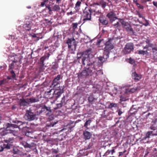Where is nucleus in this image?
<instances>
[{
  "instance_id": "1",
  "label": "nucleus",
  "mask_w": 157,
  "mask_h": 157,
  "mask_svg": "<svg viewBox=\"0 0 157 157\" xmlns=\"http://www.w3.org/2000/svg\"><path fill=\"white\" fill-rule=\"evenodd\" d=\"M92 49L89 48L83 52H80L77 55V59L79 61L81 59L82 64L86 65L82 71L78 74V78H86L90 76L95 74V76L98 75V73H100L101 71L97 70L96 63L91 61L89 57H93Z\"/></svg>"
},
{
  "instance_id": "2",
  "label": "nucleus",
  "mask_w": 157,
  "mask_h": 157,
  "mask_svg": "<svg viewBox=\"0 0 157 157\" xmlns=\"http://www.w3.org/2000/svg\"><path fill=\"white\" fill-rule=\"evenodd\" d=\"M92 14L91 9L90 8L86 7L83 12V20L90 21L91 19V15Z\"/></svg>"
},
{
  "instance_id": "3",
  "label": "nucleus",
  "mask_w": 157,
  "mask_h": 157,
  "mask_svg": "<svg viewBox=\"0 0 157 157\" xmlns=\"http://www.w3.org/2000/svg\"><path fill=\"white\" fill-rule=\"evenodd\" d=\"M119 19V22L121 23L122 27L125 28L127 31L129 32L131 34L133 35L134 33V31L128 23L125 22L123 19Z\"/></svg>"
},
{
  "instance_id": "4",
  "label": "nucleus",
  "mask_w": 157,
  "mask_h": 157,
  "mask_svg": "<svg viewBox=\"0 0 157 157\" xmlns=\"http://www.w3.org/2000/svg\"><path fill=\"white\" fill-rule=\"evenodd\" d=\"M6 128L8 134H12L13 135H15L17 133L14 128L18 127L17 125L7 123L6 124Z\"/></svg>"
},
{
  "instance_id": "5",
  "label": "nucleus",
  "mask_w": 157,
  "mask_h": 157,
  "mask_svg": "<svg viewBox=\"0 0 157 157\" xmlns=\"http://www.w3.org/2000/svg\"><path fill=\"white\" fill-rule=\"evenodd\" d=\"M61 78V75H58L57 76L55 77L53 79L52 84L50 86V87L53 88V89L60 87L61 86H60L59 85L60 84L59 80Z\"/></svg>"
},
{
  "instance_id": "6",
  "label": "nucleus",
  "mask_w": 157,
  "mask_h": 157,
  "mask_svg": "<svg viewBox=\"0 0 157 157\" xmlns=\"http://www.w3.org/2000/svg\"><path fill=\"white\" fill-rule=\"evenodd\" d=\"M64 86H61L60 87L54 89L55 90L54 91V93L53 94V97L57 99L60 96L61 94L64 93Z\"/></svg>"
},
{
  "instance_id": "7",
  "label": "nucleus",
  "mask_w": 157,
  "mask_h": 157,
  "mask_svg": "<svg viewBox=\"0 0 157 157\" xmlns=\"http://www.w3.org/2000/svg\"><path fill=\"white\" fill-rule=\"evenodd\" d=\"M106 16L109 18L110 22L111 23H112L117 19H118L119 21V19H120L117 17L115 11L113 10L109 12Z\"/></svg>"
},
{
  "instance_id": "8",
  "label": "nucleus",
  "mask_w": 157,
  "mask_h": 157,
  "mask_svg": "<svg viewBox=\"0 0 157 157\" xmlns=\"http://www.w3.org/2000/svg\"><path fill=\"white\" fill-rule=\"evenodd\" d=\"M134 49V45L133 43H127L125 45L123 52L124 54H126L129 53Z\"/></svg>"
},
{
  "instance_id": "9",
  "label": "nucleus",
  "mask_w": 157,
  "mask_h": 157,
  "mask_svg": "<svg viewBox=\"0 0 157 157\" xmlns=\"http://www.w3.org/2000/svg\"><path fill=\"white\" fill-rule=\"evenodd\" d=\"M91 11L92 14L97 17H100L102 15L100 6H96L94 8L91 9Z\"/></svg>"
},
{
  "instance_id": "10",
  "label": "nucleus",
  "mask_w": 157,
  "mask_h": 157,
  "mask_svg": "<svg viewBox=\"0 0 157 157\" xmlns=\"http://www.w3.org/2000/svg\"><path fill=\"white\" fill-rule=\"evenodd\" d=\"M36 116V114L32 112L30 110H27L25 115V117L27 120L31 121L35 119Z\"/></svg>"
},
{
  "instance_id": "11",
  "label": "nucleus",
  "mask_w": 157,
  "mask_h": 157,
  "mask_svg": "<svg viewBox=\"0 0 157 157\" xmlns=\"http://www.w3.org/2000/svg\"><path fill=\"white\" fill-rule=\"evenodd\" d=\"M111 40L110 39L107 41L105 44V47L104 48V51L109 52V51L113 49L114 48L113 44L111 42Z\"/></svg>"
},
{
  "instance_id": "12",
  "label": "nucleus",
  "mask_w": 157,
  "mask_h": 157,
  "mask_svg": "<svg viewBox=\"0 0 157 157\" xmlns=\"http://www.w3.org/2000/svg\"><path fill=\"white\" fill-rule=\"evenodd\" d=\"M22 133L23 135L29 136L30 134L32 133V129L29 127L26 126L22 128Z\"/></svg>"
},
{
  "instance_id": "13",
  "label": "nucleus",
  "mask_w": 157,
  "mask_h": 157,
  "mask_svg": "<svg viewBox=\"0 0 157 157\" xmlns=\"http://www.w3.org/2000/svg\"><path fill=\"white\" fill-rule=\"evenodd\" d=\"M109 52L104 51L103 56L98 57V60L102 63L104 62L109 58Z\"/></svg>"
},
{
  "instance_id": "14",
  "label": "nucleus",
  "mask_w": 157,
  "mask_h": 157,
  "mask_svg": "<svg viewBox=\"0 0 157 157\" xmlns=\"http://www.w3.org/2000/svg\"><path fill=\"white\" fill-rule=\"evenodd\" d=\"M97 99L98 98L96 97L93 93L90 94L88 98L89 102L91 104L95 103V102L97 100Z\"/></svg>"
},
{
  "instance_id": "15",
  "label": "nucleus",
  "mask_w": 157,
  "mask_h": 157,
  "mask_svg": "<svg viewBox=\"0 0 157 157\" xmlns=\"http://www.w3.org/2000/svg\"><path fill=\"white\" fill-rule=\"evenodd\" d=\"M66 43L67 44L68 48L69 49L71 48L73 45L75 46L76 45L75 40L74 38L72 40L68 38L67 40Z\"/></svg>"
},
{
  "instance_id": "16",
  "label": "nucleus",
  "mask_w": 157,
  "mask_h": 157,
  "mask_svg": "<svg viewBox=\"0 0 157 157\" xmlns=\"http://www.w3.org/2000/svg\"><path fill=\"white\" fill-rule=\"evenodd\" d=\"M157 136V130L155 129L153 130L152 131L148 132L146 134L145 136V138H149L150 136Z\"/></svg>"
},
{
  "instance_id": "17",
  "label": "nucleus",
  "mask_w": 157,
  "mask_h": 157,
  "mask_svg": "<svg viewBox=\"0 0 157 157\" xmlns=\"http://www.w3.org/2000/svg\"><path fill=\"white\" fill-rule=\"evenodd\" d=\"M132 76L136 82L139 81L142 77V75L140 74H138L136 72L133 73Z\"/></svg>"
},
{
  "instance_id": "18",
  "label": "nucleus",
  "mask_w": 157,
  "mask_h": 157,
  "mask_svg": "<svg viewBox=\"0 0 157 157\" xmlns=\"http://www.w3.org/2000/svg\"><path fill=\"white\" fill-rule=\"evenodd\" d=\"M151 123V124L150 127V129L152 130L156 129L157 127V118L153 120Z\"/></svg>"
},
{
  "instance_id": "19",
  "label": "nucleus",
  "mask_w": 157,
  "mask_h": 157,
  "mask_svg": "<svg viewBox=\"0 0 157 157\" xmlns=\"http://www.w3.org/2000/svg\"><path fill=\"white\" fill-rule=\"evenodd\" d=\"M83 135L85 140L90 139L92 136V134L90 132L86 131H83Z\"/></svg>"
},
{
  "instance_id": "20",
  "label": "nucleus",
  "mask_w": 157,
  "mask_h": 157,
  "mask_svg": "<svg viewBox=\"0 0 157 157\" xmlns=\"http://www.w3.org/2000/svg\"><path fill=\"white\" fill-rule=\"evenodd\" d=\"M65 97L63 96L62 99V100L60 103L57 104H56V107L55 108V109H60L63 106V104L65 103Z\"/></svg>"
},
{
  "instance_id": "21",
  "label": "nucleus",
  "mask_w": 157,
  "mask_h": 157,
  "mask_svg": "<svg viewBox=\"0 0 157 157\" xmlns=\"http://www.w3.org/2000/svg\"><path fill=\"white\" fill-rule=\"evenodd\" d=\"M99 21L103 25H107L109 23L108 21L106 18H100Z\"/></svg>"
},
{
  "instance_id": "22",
  "label": "nucleus",
  "mask_w": 157,
  "mask_h": 157,
  "mask_svg": "<svg viewBox=\"0 0 157 157\" xmlns=\"http://www.w3.org/2000/svg\"><path fill=\"white\" fill-rule=\"evenodd\" d=\"M50 55V54L48 53L47 56L44 55L40 59V64H44V61L47 59H48Z\"/></svg>"
},
{
  "instance_id": "23",
  "label": "nucleus",
  "mask_w": 157,
  "mask_h": 157,
  "mask_svg": "<svg viewBox=\"0 0 157 157\" xmlns=\"http://www.w3.org/2000/svg\"><path fill=\"white\" fill-rule=\"evenodd\" d=\"M8 134L6 129L4 128L0 129V136H3Z\"/></svg>"
},
{
  "instance_id": "24",
  "label": "nucleus",
  "mask_w": 157,
  "mask_h": 157,
  "mask_svg": "<svg viewBox=\"0 0 157 157\" xmlns=\"http://www.w3.org/2000/svg\"><path fill=\"white\" fill-rule=\"evenodd\" d=\"M26 100L28 101L29 104V103H33L36 102L38 101L37 99L34 98H27Z\"/></svg>"
},
{
  "instance_id": "25",
  "label": "nucleus",
  "mask_w": 157,
  "mask_h": 157,
  "mask_svg": "<svg viewBox=\"0 0 157 157\" xmlns=\"http://www.w3.org/2000/svg\"><path fill=\"white\" fill-rule=\"evenodd\" d=\"M29 104L28 101L26 100H21L20 99V106L21 105L26 106Z\"/></svg>"
},
{
  "instance_id": "26",
  "label": "nucleus",
  "mask_w": 157,
  "mask_h": 157,
  "mask_svg": "<svg viewBox=\"0 0 157 157\" xmlns=\"http://www.w3.org/2000/svg\"><path fill=\"white\" fill-rule=\"evenodd\" d=\"M50 110H51L50 107L47 106L45 105H44L42 107L41 111L43 112H44L45 113V112L48 111Z\"/></svg>"
},
{
  "instance_id": "27",
  "label": "nucleus",
  "mask_w": 157,
  "mask_h": 157,
  "mask_svg": "<svg viewBox=\"0 0 157 157\" xmlns=\"http://www.w3.org/2000/svg\"><path fill=\"white\" fill-rule=\"evenodd\" d=\"M115 152V150L114 149H113L111 150H108L105 153V156H107L109 155L110 154L113 155Z\"/></svg>"
},
{
  "instance_id": "28",
  "label": "nucleus",
  "mask_w": 157,
  "mask_h": 157,
  "mask_svg": "<svg viewBox=\"0 0 157 157\" xmlns=\"http://www.w3.org/2000/svg\"><path fill=\"white\" fill-rule=\"evenodd\" d=\"M81 3V2L80 1H78L77 2L75 5V9L76 10L78 11L79 10V7L80 6Z\"/></svg>"
},
{
  "instance_id": "29",
  "label": "nucleus",
  "mask_w": 157,
  "mask_h": 157,
  "mask_svg": "<svg viewBox=\"0 0 157 157\" xmlns=\"http://www.w3.org/2000/svg\"><path fill=\"white\" fill-rule=\"evenodd\" d=\"M59 6L55 4L52 8V10L54 11H59L60 10Z\"/></svg>"
},
{
  "instance_id": "30",
  "label": "nucleus",
  "mask_w": 157,
  "mask_h": 157,
  "mask_svg": "<svg viewBox=\"0 0 157 157\" xmlns=\"http://www.w3.org/2000/svg\"><path fill=\"white\" fill-rule=\"evenodd\" d=\"M117 107V104L116 103H111L109 105L108 108L109 109H112L113 107L116 108Z\"/></svg>"
},
{
  "instance_id": "31",
  "label": "nucleus",
  "mask_w": 157,
  "mask_h": 157,
  "mask_svg": "<svg viewBox=\"0 0 157 157\" xmlns=\"http://www.w3.org/2000/svg\"><path fill=\"white\" fill-rule=\"evenodd\" d=\"M21 144L23 145L25 148L29 147L31 148L32 147V146L29 144H28L27 142H22Z\"/></svg>"
},
{
  "instance_id": "32",
  "label": "nucleus",
  "mask_w": 157,
  "mask_h": 157,
  "mask_svg": "<svg viewBox=\"0 0 157 157\" xmlns=\"http://www.w3.org/2000/svg\"><path fill=\"white\" fill-rule=\"evenodd\" d=\"M138 53L140 55H144L148 54L147 50H140L138 51Z\"/></svg>"
},
{
  "instance_id": "33",
  "label": "nucleus",
  "mask_w": 157,
  "mask_h": 157,
  "mask_svg": "<svg viewBox=\"0 0 157 157\" xmlns=\"http://www.w3.org/2000/svg\"><path fill=\"white\" fill-rule=\"evenodd\" d=\"M58 122V121H52L51 122L50 121V123H48L47 124V126L48 127H52L54 126V125L57 124Z\"/></svg>"
},
{
  "instance_id": "34",
  "label": "nucleus",
  "mask_w": 157,
  "mask_h": 157,
  "mask_svg": "<svg viewBox=\"0 0 157 157\" xmlns=\"http://www.w3.org/2000/svg\"><path fill=\"white\" fill-rule=\"evenodd\" d=\"M145 42L146 44H147V45H148V46L149 47H152L153 46V44L152 43H151L150 40L148 39H146Z\"/></svg>"
},
{
  "instance_id": "35",
  "label": "nucleus",
  "mask_w": 157,
  "mask_h": 157,
  "mask_svg": "<svg viewBox=\"0 0 157 157\" xmlns=\"http://www.w3.org/2000/svg\"><path fill=\"white\" fill-rule=\"evenodd\" d=\"M20 152L19 150L16 147H14L13 149V153L14 155L18 154Z\"/></svg>"
},
{
  "instance_id": "36",
  "label": "nucleus",
  "mask_w": 157,
  "mask_h": 157,
  "mask_svg": "<svg viewBox=\"0 0 157 157\" xmlns=\"http://www.w3.org/2000/svg\"><path fill=\"white\" fill-rule=\"evenodd\" d=\"M100 4L101 5V7L104 9L106 6V2L103 0H101L100 1Z\"/></svg>"
},
{
  "instance_id": "37",
  "label": "nucleus",
  "mask_w": 157,
  "mask_h": 157,
  "mask_svg": "<svg viewBox=\"0 0 157 157\" xmlns=\"http://www.w3.org/2000/svg\"><path fill=\"white\" fill-rule=\"evenodd\" d=\"M13 140V138L12 137L10 138L8 140H4V141L7 144H10V143H12Z\"/></svg>"
},
{
  "instance_id": "38",
  "label": "nucleus",
  "mask_w": 157,
  "mask_h": 157,
  "mask_svg": "<svg viewBox=\"0 0 157 157\" xmlns=\"http://www.w3.org/2000/svg\"><path fill=\"white\" fill-rule=\"evenodd\" d=\"M91 122V120L90 119H89L86 121L84 124V126L86 128H87V126L88 125H90Z\"/></svg>"
},
{
  "instance_id": "39",
  "label": "nucleus",
  "mask_w": 157,
  "mask_h": 157,
  "mask_svg": "<svg viewBox=\"0 0 157 157\" xmlns=\"http://www.w3.org/2000/svg\"><path fill=\"white\" fill-rule=\"evenodd\" d=\"M4 149V148H6L7 149H10L11 146V144H3Z\"/></svg>"
},
{
  "instance_id": "40",
  "label": "nucleus",
  "mask_w": 157,
  "mask_h": 157,
  "mask_svg": "<svg viewBox=\"0 0 157 157\" xmlns=\"http://www.w3.org/2000/svg\"><path fill=\"white\" fill-rule=\"evenodd\" d=\"M45 115L48 117H50L52 116V110L45 112Z\"/></svg>"
},
{
  "instance_id": "41",
  "label": "nucleus",
  "mask_w": 157,
  "mask_h": 157,
  "mask_svg": "<svg viewBox=\"0 0 157 157\" xmlns=\"http://www.w3.org/2000/svg\"><path fill=\"white\" fill-rule=\"evenodd\" d=\"M54 64H53L52 67V69L56 70L58 68V64L56 62H54Z\"/></svg>"
},
{
  "instance_id": "42",
  "label": "nucleus",
  "mask_w": 157,
  "mask_h": 157,
  "mask_svg": "<svg viewBox=\"0 0 157 157\" xmlns=\"http://www.w3.org/2000/svg\"><path fill=\"white\" fill-rule=\"evenodd\" d=\"M119 23H120L119 21H117L116 23L113 24V26L114 28H116L119 27L121 25Z\"/></svg>"
},
{
  "instance_id": "43",
  "label": "nucleus",
  "mask_w": 157,
  "mask_h": 157,
  "mask_svg": "<svg viewBox=\"0 0 157 157\" xmlns=\"http://www.w3.org/2000/svg\"><path fill=\"white\" fill-rule=\"evenodd\" d=\"M8 82V81L7 79H6V78H4L3 80L0 81V84L1 85H2V84H4Z\"/></svg>"
},
{
  "instance_id": "44",
  "label": "nucleus",
  "mask_w": 157,
  "mask_h": 157,
  "mask_svg": "<svg viewBox=\"0 0 157 157\" xmlns=\"http://www.w3.org/2000/svg\"><path fill=\"white\" fill-rule=\"evenodd\" d=\"M8 82V81L7 79H6V78H4L3 80L0 81V84L1 85H2V84H4Z\"/></svg>"
},
{
  "instance_id": "45",
  "label": "nucleus",
  "mask_w": 157,
  "mask_h": 157,
  "mask_svg": "<svg viewBox=\"0 0 157 157\" xmlns=\"http://www.w3.org/2000/svg\"><path fill=\"white\" fill-rule=\"evenodd\" d=\"M44 64H40L39 66V68L40 69V71H42L44 69Z\"/></svg>"
},
{
  "instance_id": "46",
  "label": "nucleus",
  "mask_w": 157,
  "mask_h": 157,
  "mask_svg": "<svg viewBox=\"0 0 157 157\" xmlns=\"http://www.w3.org/2000/svg\"><path fill=\"white\" fill-rule=\"evenodd\" d=\"M146 22L145 23H143L142 22L139 21V22L140 23L142 24L143 25H145V26H147L149 25V23L148 21L145 19Z\"/></svg>"
},
{
  "instance_id": "47",
  "label": "nucleus",
  "mask_w": 157,
  "mask_h": 157,
  "mask_svg": "<svg viewBox=\"0 0 157 157\" xmlns=\"http://www.w3.org/2000/svg\"><path fill=\"white\" fill-rule=\"evenodd\" d=\"M25 27L26 28V29L27 30L29 31L31 29L30 25L29 24H26L25 25Z\"/></svg>"
},
{
  "instance_id": "48",
  "label": "nucleus",
  "mask_w": 157,
  "mask_h": 157,
  "mask_svg": "<svg viewBox=\"0 0 157 157\" xmlns=\"http://www.w3.org/2000/svg\"><path fill=\"white\" fill-rule=\"evenodd\" d=\"M46 7L48 8V10H49V14H51L52 12V10H51V8L50 7V6L48 5L47 6L46 5Z\"/></svg>"
},
{
  "instance_id": "49",
  "label": "nucleus",
  "mask_w": 157,
  "mask_h": 157,
  "mask_svg": "<svg viewBox=\"0 0 157 157\" xmlns=\"http://www.w3.org/2000/svg\"><path fill=\"white\" fill-rule=\"evenodd\" d=\"M129 63L131 64H133L135 63V61L132 58H130L129 59Z\"/></svg>"
},
{
  "instance_id": "50",
  "label": "nucleus",
  "mask_w": 157,
  "mask_h": 157,
  "mask_svg": "<svg viewBox=\"0 0 157 157\" xmlns=\"http://www.w3.org/2000/svg\"><path fill=\"white\" fill-rule=\"evenodd\" d=\"M52 154L54 153V154H57L59 151L58 149H55L52 148Z\"/></svg>"
},
{
  "instance_id": "51",
  "label": "nucleus",
  "mask_w": 157,
  "mask_h": 157,
  "mask_svg": "<svg viewBox=\"0 0 157 157\" xmlns=\"http://www.w3.org/2000/svg\"><path fill=\"white\" fill-rule=\"evenodd\" d=\"M136 5H137V6L140 9H144V6L142 5L139 4L138 3H136Z\"/></svg>"
},
{
  "instance_id": "52",
  "label": "nucleus",
  "mask_w": 157,
  "mask_h": 157,
  "mask_svg": "<svg viewBox=\"0 0 157 157\" xmlns=\"http://www.w3.org/2000/svg\"><path fill=\"white\" fill-rule=\"evenodd\" d=\"M72 25H73V27H72L73 29H75L77 28L78 24L76 23H73L72 24Z\"/></svg>"
},
{
  "instance_id": "53",
  "label": "nucleus",
  "mask_w": 157,
  "mask_h": 157,
  "mask_svg": "<svg viewBox=\"0 0 157 157\" xmlns=\"http://www.w3.org/2000/svg\"><path fill=\"white\" fill-rule=\"evenodd\" d=\"M92 146V144H91V143H90L88 145L87 147H85V149H86V150L90 149V148H91Z\"/></svg>"
},
{
  "instance_id": "54",
  "label": "nucleus",
  "mask_w": 157,
  "mask_h": 157,
  "mask_svg": "<svg viewBox=\"0 0 157 157\" xmlns=\"http://www.w3.org/2000/svg\"><path fill=\"white\" fill-rule=\"evenodd\" d=\"M11 73L12 75V77L13 78H14V77H15V74L14 71H13V70H11Z\"/></svg>"
},
{
  "instance_id": "55",
  "label": "nucleus",
  "mask_w": 157,
  "mask_h": 157,
  "mask_svg": "<svg viewBox=\"0 0 157 157\" xmlns=\"http://www.w3.org/2000/svg\"><path fill=\"white\" fill-rule=\"evenodd\" d=\"M118 112V114L119 116H120L123 113V112H122L120 109H119L117 111Z\"/></svg>"
},
{
  "instance_id": "56",
  "label": "nucleus",
  "mask_w": 157,
  "mask_h": 157,
  "mask_svg": "<svg viewBox=\"0 0 157 157\" xmlns=\"http://www.w3.org/2000/svg\"><path fill=\"white\" fill-rule=\"evenodd\" d=\"M126 152V151L124 150L123 152H120L119 153V156H121V155H122L124 153Z\"/></svg>"
},
{
  "instance_id": "57",
  "label": "nucleus",
  "mask_w": 157,
  "mask_h": 157,
  "mask_svg": "<svg viewBox=\"0 0 157 157\" xmlns=\"http://www.w3.org/2000/svg\"><path fill=\"white\" fill-rule=\"evenodd\" d=\"M102 40H101V39H98V40H97V44L98 45H99L100 43L101 42Z\"/></svg>"
},
{
  "instance_id": "58",
  "label": "nucleus",
  "mask_w": 157,
  "mask_h": 157,
  "mask_svg": "<svg viewBox=\"0 0 157 157\" xmlns=\"http://www.w3.org/2000/svg\"><path fill=\"white\" fill-rule=\"evenodd\" d=\"M126 100L125 98L123 97H122V96H121L120 97V101H125Z\"/></svg>"
},
{
  "instance_id": "59",
  "label": "nucleus",
  "mask_w": 157,
  "mask_h": 157,
  "mask_svg": "<svg viewBox=\"0 0 157 157\" xmlns=\"http://www.w3.org/2000/svg\"><path fill=\"white\" fill-rule=\"evenodd\" d=\"M3 149L4 148L3 145H0V151H3Z\"/></svg>"
},
{
  "instance_id": "60",
  "label": "nucleus",
  "mask_w": 157,
  "mask_h": 157,
  "mask_svg": "<svg viewBox=\"0 0 157 157\" xmlns=\"http://www.w3.org/2000/svg\"><path fill=\"white\" fill-rule=\"evenodd\" d=\"M151 0H141L142 3H145L147 2L150 1Z\"/></svg>"
},
{
  "instance_id": "61",
  "label": "nucleus",
  "mask_w": 157,
  "mask_h": 157,
  "mask_svg": "<svg viewBox=\"0 0 157 157\" xmlns=\"http://www.w3.org/2000/svg\"><path fill=\"white\" fill-rule=\"evenodd\" d=\"M153 5L156 7H157V2L153 1L152 2Z\"/></svg>"
},
{
  "instance_id": "62",
  "label": "nucleus",
  "mask_w": 157,
  "mask_h": 157,
  "mask_svg": "<svg viewBox=\"0 0 157 157\" xmlns=\"http://www.w3.org/2000/svg\"><path fill=\"white\" fill-rule=\"evenodd\" d=\"M95 5H97L98 6H100V5H99V4L98 3H94L93 4V6L94 7V8H95V7L96 6H95Z\"/></svg>"
},
{
  "instance_id": "63",
  "label": "nucleus",
  "mask_w": 157,
  "mask_h": 157,
  "mask_svg": "<svg viewBox=\"0 0 157 157\" xmlns=\"http://www.w3.org/2000/svg\"><path fill=\"white\" fill-rule=\"evenodd\" d=\"M149 47H150L149 46H148V45H147L145 47H143V49H147Z\"/></svg>"
},
{
  "instance_id": "64",
  "label": "nucleus",
  "mask_w": 157,
  "mask_h": 157,
  "mask_svg": "<svg viewBox=\"0 0 157 157\" xmlns=\"http://www.w3.org/2000/svg\"><path fill=\"white\" fill-rule=\"evenodd\" d=\"M14 64L13 63H12L9 66V69H11L12 68V67L13 66Z\"/></svg>"
}]
</instances>
